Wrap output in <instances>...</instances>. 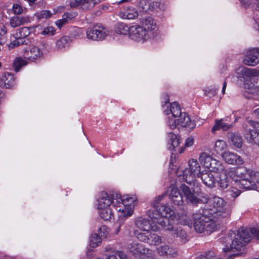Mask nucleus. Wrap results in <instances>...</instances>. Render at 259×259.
<instances>
[{"instance_id":"obj_23","label":"nucleus","mask_w":259,"mask_h":259,"mask_svg":"<svg viewBox=\"0 0 259 259\" xmlns=\"http://www.w3.org/2000/svg\"><path fill=\"white\" fill-rule=\"evenodd\" d=\"M168 143L170 145V148L174 151H176L177 147L180 143V140L178 136L173 133H169L168 135Z\"/></svg>"},{"instance_id":"obj_40","label":"nucleus","mask_w":259,"mask_h":259,"mask_svg":"<svg viewBox=\"0 0 259 259\" xmlns=\"http://www.w3.org/2000/svg\"><path fill=\"white\" fill-rule=\"evenodd\" d=\"M139 6L141 8L143 11L146 12L148 10H152L154 9V3H152L149 5L146 0H140L139 3Z\"/></svg>"},{"instance_id":"obj_21","label":"nucleus","mask_w":259,"mask_h":259,"mask_svg":"<svg viewBox=\"0 0 259 259\" xmlns=\"http://www.w3.org/2000/svg\"><path fill=\"white\" fill-rule=\"evenodd\" d=\"M30 19L28 17L15 16L10 19V24L13 28L19 27L28 23Z\"/></svg>"},{"instance_id":"obj_35","label":"nucleus","mask_w":259,"mask_h":259,"mask_svg":"<svg viewBox=\"0 0 259 259\" xmlns=\"http://www.w3.org/2000/svg\"><path fill=\"white\" fill-rule=\"evenodd\" d=\"M158 253L160 255H173L175 253V250L172 248H170L168 245L161 246L157 248Z\"/></svg>"},{"instance_id":"obj_30","label":"nucleus","mask_w":259,"mask_h":259,"mask_svg":"<svg viewBox=\"0 0 259 259\" xmlns=\"http://www.w3.org/2000/svg\"><path fill=\"white\" fill-rule=\"evenodd\" d=\"M101 0H81L80 9L87 11L93 8Z\"/></svg>"},{"instance_id":"obj_47","label":"nucleus","mask_w":259,"mask_h":259,"mask_svg":"<svg viewBox=\"0 0 259 259\" xmlns=\"http://www.w3.org/2000/svg\"><path fill=\"white\" fill-rule=\"evenodd\" d=\"M126 27H128L125 24L122 23H119L118 24L117 28L115 31L117 33L121 34H125L127 31L128 32V30H126Z\"/></svg>"},{"instance_id":"obj_13","label":"nucleus","mask_w":259,"mask_h":259,"mask_svg":"<svg viewBox=\"0 0 259 259\" xmlns=\"http://www.w3.org/2000/svg\"><path fill=\"white\" fill-rule=\"evenodd\" d=\"M222 156L224 160L229 164L241 165L244 162L241 156L230 151H225L222 153Z\"/></svg>"},{"instance_id":"obj_18","label":"nucleus","mask_w":259,"mask_h":259,"mask_svg":"<svg viewBox=\"0 0 259 259\" xmlns=\"http://www.w3.org/2000/svg\"><path fill=\"white\" fill-rule=\"evenodd\" d=\"M15 84V78L13 74L9 72L4 73L0 78V86L6 89L12 88Z\"/></svg>"},{"instance_id":"obj_44","label":"nucleus","mask_w":259,"mask_h":259,"mask_svg":"<svg viewBox=\"0 0 259 259\" xmlns=\"http://www.w3.org/2000/svg\"><path fill=\"white\" fill-rule=\"evenodd\" d=\"M218 183L222 189L227 188L229 185V180L225 175L220 177V180L218 181Z\"/></svg>"},{"instance_id":"obj_51","label":"nucleus","mask_w":259,"mask_h":259,"mask_svg":"<svg viewBox=\"0 0 259 259\" xmlns=\"http://www.w3.org/2000/svg\"><path fill=\"white\" fill-rule=\"evenodd\" d=\"M210 200V199L206 196H202L201 198L197 197L195 206H197L200 203L206 204L208 203L209 204Z\"/></svg>"},{"instance_id":"obj_48","label":"nucleus","mask_w":259,"mask_h":259,"mask_svg":"<svg viewBox=\"0 0 259 259\" xmlns=\"http://www.w3.org/2000/svg\"><path fill=\"white\" fill-rule=\"evenodd\" d=\"M197 197H196L194 194V192H192L190 194H189L185 198L188 203L194 206L196 205V200Z\"/></svg>"},{"instance_id":"obj_14","label":"nucleus","mask_w":259,"mask_h":259,"mask_svg":"<svg viewBox=\"0 0 259 259\" xmlns=\"http://www.w3.org/2000/svg\"><path fill=\"white\" fill-rule=\"evenodd\" d=\"M259 57V48H253L247 52L244 63L248 66H254L258 64Z\"/></svg>"},{"instance_id":"obj_52","label":"nucleus","mask_w":259,"mask_h":259,"mask_svg":"<svg viewBox=\"0 0 259 259\" xmlns=\"http://www.w3.org/2000/svg\"><path fill=\"white\" fill-rule=\"evenodd\" d=\"M16 39L14 40V45H16V47H18L21 45H27L28 44V39H23L20 37H15Z\"/></svg>"},{"instance_id":"obj_54","label":"nucleus","mask_w":259,"mask_h":259,"mask_svg":"<svg viewBox=\"0 0 259 259\" xmlns=\"http://www.w3.org/2000/svg\"><path fill=\"white\" fill-rule=\"evenodd\" d=\"M229 195L232 197L235 198L237 197L241 193V191L236 188H232L231 190L229 191Z\"/></svg>"},{"instance_id":"obj_31","label":"nucleus","mask_w":259,"mask_h":259,"mask_svg":"<svg viewBox=\"0 0 259 259\" xmlns=\"http://www.w3.org/2000/svg\"><path fill=\"white\" fill-rule=\"evenodd\" d=\"M208 168L214 172H221L225 170L224 166L222 162L215 159L211 162V166H209Z\"/></svg>"},{"instance_id":"obj_19","label":"nucleus","mask_w":259,"mask_h":259,"mask_svg":"<svg viewBox=\"0 0 259 259\" xmlns=\"http://www.w3.org/2000/svg\"><path fill=\"white\" fill-rule=\"evenodd\" d=\"M142 27L147 32L150 31L152 36L153 37V31L155 29L156 23L155 20L151 17H148L144 18L142 21Z\"/></svg>"},{"instance_id":"obj_39","label":"nucleus","mask_w":259,"mask_h":259,"mask_svg":"<svg viewBox=\"0 0 259 259\" xmlns=\"http://www.w3.org/2000/svg\"><path fill=\"white\" fill-rule=\"evenodd\" d=\"M226 148V144L225 141L223 140H219L216 141L215 146H214V149L217 153L220 154L221 153V154L223 152V151Z\"/></svg>"},{"instance_id":"obj_5","label":"nucleus","mask_w":259,"mask_h":259,"mask_svg":"<svg viewBox=\"0 0 259 259\" xmlns=\"http://www.w3.org/2000/svg\"><path fill=\"white\" fill-rule=\"evenodd\" d=\"M201 167L198 162L194 159L189 161V167L183 171V178L185 182L191 185L196 177H199L201 174Z\"/></svg>"},{"instance_id":"obj_29","label":"nucleus","mask_w":259,"mask_h":259,"mask_svg":"<svg viewBox=\"0 0 259 259\" xmlns=\"http://www.w3.org/2000/svg\"><path fill=\"white\" fill-rule=\"evenodd\" d=\"M134 234L140 240L146 241L149 240L150 232L149 230L140 228L139 230H135Z\"/></svg>"},{"instance_id":"obj_37","label":"nucleus","mask_w":259,"mask_h":259,"mask_svg":"<svg viewBox=\"0 0 259 259\" xmlns=\"http://www.w3.org/2000/svg\"><path fill=\"white\" fill-rule=\"evenodd\" d=\"M27 61L21 57H17L13 62V66L16 72L20 70L21 68L27 64Z\"/></svg>"},{"instance_id":"obj_27","label":"nucleus","mask_w":259,"mask_h":259,"mask_svg":"<svg viewBox=\"0 0 259 259\" xmlns=\"http://www.w3.org/2000/svg\"><path fill=\"white\" fill-rule=\"evenodd\" d=\"M213 160V158L205 152L201 153L199 157L200 163L206 168L211 166V163Z\"/></svg>"},{"instance_id":"obj_49","label":"nucleus","mask_w":259,"mask_h":259,"mask_svg":"<svg viewBox=\"0 0 259 259\" xmlns=\"http://www.w3.org/2000/svg\"><path fill=\"white\" fill-rule=\"evenodd\" d=\"M55 29L53 26H48L44 29L41 34L42 35L52 36L55 34Z\"/></svg>"},{"instance_id":"obj_55","label":"nucleus","mask_w":259,"mask_h":259,"mask_svg":"<svg viewBox=\"0 0 259 259\" xmlns=\"http://www.w3.org/2000/svg\"><path fill=\"white\" fill-rule=\"evenodd\" d=\"M13 11L15 14L19 15L22 13L23 9L19 5L15 4L13 6Z\"/></svg>"},{"instance_id":"obj_59","label":"nucleus","mask_w":259,"mask_h":259,"mask_svg":"<svg viewBox=\"0 0 259 259\" xmlns=\"http://www.w3.org/2000/svg\"><path fill=\"white\" fill-rule=\"evenodd\" d=\"M116 255L120 258V259H127V256L126 253L122 251L117 252Z\"/></svg>"},{"instance_id":"obj_64","label":"nucleus","mask_w":259,"mask_h":259,"mask_svg":"<svg viewBox=\"0 0 259 259\" xmlns=\"http://www.w3.org/2000/svg\"><path fill=\"white\" fill-rule=\"evenodd\" d=\"M253 114L258 119H259V108L255 110L254 111Z\"/></svg>"},{"instance_id":"obj_8","label":"nucleus","mask_w":259,"mask_h":259,"mask_svg":"<svg viewBox=\"0 0 259 259\" xmlns=\"http://www.w3.org/2000/svg\"><path fill=\"white\" fill-rule=\"evenodd\" d=\"M120 200L121 201L122 204L124 206L125 208L122 210L120 208L118 210L119 211H122V214L119 217L131 216L133 213V209L136 204V201L137 200L136 196L134 195L131 196L129 195H124L120 198Z\"/></svg>"},{"instance_id":"obj_25","label":"nucleus","mask_w":259,"mask_h":259,"mask_svg":"<svg viewBox=\"0 0 259 259\" xmlns=\"http://www.w3.org/2000/svg\"><path fill=\"white\" fill-rule=\"evenodd\" d=\"M166 115L171 113L174 117H179L183 113L181 112V109L180 105L177 102H173L170 105L169 111H165Z\"/></svg>"},{"instance_id":"obj_9","label":"nucleus","mask_w":259,"mask_h":259,"mask_svg":"<svg viewBox=\"0 0 259 259\" xmlns=\"http://www.w3.org/2000/svg\"><path fill=\"white\" fill-rule=\"evenodd\" d=\"M109 33L108 30L100 24L89 28L86 32L87 37L94 40H103L106 38Z\"/></svg>"},{"instance_id":"obj_10","label":"nucleus","mask_w":259,"mask_h":259,"mask_svg":"<svg viewBox=\"0 0 259 259\" xmlns=\"http://www.w3.org/2000/svg\"><path fill=\"white\" fill-rule=\"evenodd\" d=\"M111 228H99L97 234H92L90 237V244L92 247H96L101 243V237L107 238L113 235L111 233Z\"/></svg>"},{"instance_id":"obj_16","label":"nucleus","mask_w":259,"mask_h":259,"mask_svg":"<svg viewBox=\"0 0 259 259\" xmlns=\"http://www.w3.org/2000/svg\"><path fill=\"white\" fill-rule=\"evenodd\" d=\"M199 177L203 183L208 187L213 188L215 186L216 180L210 171L203 170L201 171Z\"/></svg>"},{"instance_id":"obj_6","label":"nucleus","mask_w":259,"mask_h":259,"mask_svg":"<svg viewBox=\"0 0 259 259\" xmlns=\"http://www.w3.org/2000/svg\"><path fill=\"white\" fill-rule=\"evenodd\" d=\"M126 30H128L130 37L137 41H145L153 37L150 31L147 32L144 28L139 25L126 27Z\"/></svg>"},{"instance_id":"obj_41","label":"nucleus","mask_w":259,"mask_h":259,"mask_svg":"<svg viewBox=\"0 0 259 259\" xmlns=\"http://www.w3.org/2000/svg\"><path fill=\"white\" fill-rule=\"evenodd\" d=\"M175 234L176 237H180L183 241L185 242L188 241L187 235L185 231L182 228H177L175 230Z\"/></svg>"},{"instance_id":"obj_62","label":"nucleus","mask_w":259,"mask_h":259,"mask_svg":"<svg viewBox=\"0 0 259 259\" xmlns=\"http://www.w3.org/2000/svg\"><path fill=\"white\" fill-rule=\"evenodd\" d=\"M131 0H119L118 1L116 2V4L117 5H120L122 4L128 3L130 2Z\"/></svg>"},{"instance_id":"obj_36","label":"nucleus","mask_w":259,"mask_h":259,"mask_svg":"<svg viewBox=\"0 0 259 259\" xmlns=\"http://www.w3.org/2000/svg\"><path fill=\"white\" fill-rule=\"evenodd\" d=\"M71 41L69 36H65L62 37L56 42V46L58 49H62L65 48L67 45Z\"/></svg>"},{"instance_id":"obj_60","label":"nucleus","mask_w":259,"mask_h":259,"mask_svg":"<svg viewBox=\"0 0 259 259\" xmlns=\"http://www.w3.org/2000/svg\"><path fill=\"white\" fill-rule=\"evenodd\" d=\"M217 93V91L215 90H211L208 92H205L206 96L211 97V96H214Z\"/></svg>"},{"instance_id":"obj_58","label":"nucleus","mask_w":259,"mask_h":259,"mask_svg":"<svg viewBox=\"0 0 259 259\" xmlns=\"http://www.w3.org/2000/svg\"><path fill=\"white\" fill-rule=\"evenodd\" d=\"M193 144V139L190 138H188L186 140L185 146L190 147Z\"/></svg>"},{"instance_id":"obj_33","label":"nucleus","mask_w":259,"mask_h":259,"mask_svg":"<svg viewBox=\"0 0 259 259\" xmlns=\"http://www.w3.org/2000/svg\"><path fill=\"white\" fill-rule=\"evenodd\" d=\"M100 210L99 214L101 217L105 221H110L112 219L113 213L110 207L99 209Z\"/></svg>"},{"instance_id":"obj_11","label":"nucleus","mask_w":259,"mask_h":259,"mask_svg":"<svg viewBox=\"0 0 259 259\" xmlns=\"http://www.w3.org/2000/svg\"><path fill=\"white\" fill-rule=\"evenodd\" d=\"M209 204L212 205V207H208L207 205L205 206L207 207L208 212L214 219L218 213L222 211L223 208L225 205L226 203L223 199L218 196H214L210 199Z\"/></svg>"},{"instance_id":"obj_32","label":"nucleus","mask_w":259,"mask_h":259,"mask_svg":"<svg viewBox=\"0 0 259 259\" xmlns=\"http://www.w3.org/2000/svg\"><path fill=\"white\" fill-rule=\"evenodd\" d=\"M135 224L137 227L146 226L147 225H150V227H157V225H154L152 223L150 218V220H148L142 217L137 218L135 219Z\"/></svg>"},{"instance_id":"obj_43","label":"nucleus","mask_w":259,"mask_h":259,"mask_svg":"<svg viewBox=\"0 0 259 259\" xmlns=\"http://www.w3.org/2000/svg\"><path fill=\"white\" fill-rule=\"evenodd\" d=\"M149 241L154 245H158L161 242V238L155 233L150 232Z\"/></svg>"},{"instance_id":"obj_46","label":"nucleus","mask_w":259,"mask_h":259,"mask_svg":"<svg viewBox=\"0 0 259 259\" xmlns=\"http://www.w3.org/2000/svg\"><path fill=\"white\" fill-rule=\"evenodd\" d=\"M52 13L48 10H43L36 14V16L38 19H47L50 17L52 16Z\"/></svg>"},{"instance_id":"obj_42","label":"nucleus","mask_w":259,"mask_h":259,"mask_svg":"<svg viewBox=\"0 0 259 259\" xmlns=\"http://www.w3.org/2000/svg\"><path fill=\"white\" fill-rule=\"evenodd\" d=\"M196 233L198 234H202L203 235H209L211 233L217 231V228H209V230H205L204 228H193Z\"/></svg>"},{"instance_id":"obj_38","label":"nucleus","mask_w":259,"mask_h":259,"mask_svg":"<svg viewBox=\"0 0 259 259\" xmlns=\"http://www.w3.org/2000/svg\"><path fill=\"white\" fill-rule=\"evenodd\" d=\"M257 71L254 69L242 67L241 70V74L243 76L250 77L257 75Z\"/></svg>"},{"instance_id":"obj_28","label":"nucleus","mask_w":259,"mask_h":259,"mask_svg":"<svg viewBox=\"0 0 259 259\" xmlns=\"http://www.w3.org/2000/svg\"><path fill=\"white\" fill-rule=\"evenodd\" d=\"M229 140L232 144L236 147L240 148L242 146V139L241 137L236 133H230L228 135Z\"/></svg>"},{"instance_id":"obj_50","label":"nucleus","mask_w":259,"mask_h":259,"mask_svg":"<svg viewBox=\"0 0 259 259\" xmlns=\"http://www.w3.org/2000/svg\"><path fill=\"white\" fill-rule=\"evenodd\" d=\"M181 188L185 197L190 194L192 192H194V190H192L185 184H182L181 185Z\"/></svg>"},{"instance_id":"obj_20","label":"nucleus","mask_w":259,"mask_h":259,"mask_svg":"<svg viewBox=\"0 0 259 259\" xmlns=\"http://www.w3.org/2000/svg\"><path fill=\"white\" fill-rule=\"evenodd\" d=\"M178 124L182 127H188L190 129L194 128L195 126V123L191 121L189 116L186 113H183L179 117Z\"/></svg>"},{"instance_id":"obj_17","label":"nucleus","mask_w":259,"mask_h":259,"mask_svg":"<svg viewBox=\"0 0 259 259\" xmlns=\"http://www.w3.org/2000/svg\"><path fill=\"white\" fill-rule=\"evenodd\" d=\"M98 209L108 208L111 204H114V199L106 192H102L98 200Z\"/></svg>"},{"instance_id":"obj_63","label":"nucleus","mask_w":259,"mask_h":259,"mask_svg":"<svg viewBox=\"0 0 259 259\" xmlns=\"http://www.w3.org/2000/svg\"><path fill=\"white\" fill-rule=\"evenodd\" d=\"M4 33L3 32H1L0 33V45H2L4 42L5 37L4 36Z\"/></svg>"},{"instance_id":"obj_26","label":"nucleus","mask_w":259,"mask_h":259,"mask_svg":"<svg viewBox=\"0 0 259 259\" xmlns=\"http://www.w3.org/2000/svg\"><path fill=\"white\" fill-rule=\"evenodd\" d=\"M130 251L134 254H144L145 253V249L143 245L141 243L132 242L128 246Z\"/></svg>"},{"instance_id":"obj_56","label":"nucleus","mask_w":259,"mask_h":259,"mask_svg":"<svg viewBox=\"0 0 259 259\" xmlns=\"http://www.w3.org/2000/svg\"><path fill=\"white\" fill-rule=\"evenodd\" d=\"M168 125L171 129H175L177 125H179V124H178V119L174 120L172 119H169Z\"/></svg>"},{"instance_id":"obj_4","label":"nucleus","mask_w":259,"mask_h":259,"mask_svg":"<svg viewBox=\"0 0 259 259\" xmlns=\"http://www.w3.org/2000/svg\"><path fill=\"white\" fill-rule=\"evenodd\" d=\"M243 128L246 141L259 147V122L247 120L243 124Z\"/></svg>"},{"instance_id":"obj_3","label":"nucleus","mask_w":259,"mask_h":259,"mask_svg":"<svg viewBox=\"0 0 259 259\" xmlns=\"http://www.w3.org/2000/svg\"><path fill=\"white\" fill-rule=\"evenodd\" d=\"M236 176L239 179H235L240 188L253 189L256 188V184H259V172L247 169L245 167L236 168Z\"/></svg>"},{"instance_id":"obj_24","label":"nucleus","mask_w":259,"mask_h":259,"mask_svg":"<svg viewBox=\"0 0 259 259\" xmlns=\"http://www.w3.org/2000/svg\"><path fill=\"white\" fill-rule=\"evenodd\" d=\"M122 17L124 19H133L138 16L136 9L133 7H128L124 9L122 12Z\"/></svg>"},{"instance_id":"obj_57","label":"nucleus","mask_w":259,"mask_h":259,"mask_svg":"<svg viewBox=\"0 0 259 259\" xmlns=\"http://www.w3.org/2000/svg\"><path fill=\"white\" fill-rule=\"evenodd\" d=\"M81 0H73L70 2V6L71 8L79 7L80 8V2Z\"/></svg>"},{"instance_id":"obj_12","label":"nucleus","mask_w":259,"mask_h":259,"mask_svg":"<svg viewBox=\"0 0 259 259\" xmlns=\"http://www.w3.org/2000/svg\"><path fill=\"white\" fill-rule=\"evenodd\" d=\"M169 199L174 205L181 206L183 204V196L178 188L175 186H171L167 191Z\"/></svg>"},{"instance_id":"obj_15","label":"nucleus","mask_w":259,"mask_h":259,"mask_svg":"<svg viewBox=\"0 0 259 259\" xmlns=\"http://www.w3.org/2000/svg\"><path fill=\"white\" fill-rule=\"evenodd\" d=\"M42 53L40 49L35 46L30 47L25 49L23 56L25 58L33 62L40 58Z\"/></svg>"},{"instance_id":"obj_34","label":"nucleus","mask_w":259,"mask_h":259,"mask_svg":"<svg viewBox=\"0 0 259 259\" xmlns=\"http://www.w3.org/2000/svg\"><path fill=\"white\" fill-rule=\"evenodd\" d=\"M32 28L28 27H23L19 28L16 33L14 34L15 37H20L23 39H26L30 33V29Z\"/></svg>"},{"instance_id":"obj_7","label":"nucleus","mask_w":259,"mask_h":259,"mask_svg":"<svg viewBox=\"0 0 259 259\" xmlns=\"http://www.w3.org/2000/svg\"><path fill=\"white\" fill-rule=\"evenodd\" d=\"M207 207L204 206L203 213H195L193 215L194 227H212L210 222L214 221L213 218L208 212Z\"/></svg>"},{"instance_id":"obj_1","label":"nucleus","mask_w":259,"mask_h":259,"mask_svg":"<svg viewBox=\"0 0 259 259\" xmlns=\"http://www.w3.org/2000/svg\"><path fill=\"white\" fill-rule=\"evenodd\" d=\"M228 235L232 243L229 246L225 245L223 251L241 252L244 250L245 244L248 243L252 237L259 240V230L258 228H234Z\"/></svg>"},{"instance_id":"obj_45","label":"nucleus","mask_w":259,"mask_h":259,"mask_svg":"<svg viewBox=\"0 0 259 259\" xmlns=\"http://www.w3.org/2000/svg\"><path fill=\"white\" fill-rule=\"evenodd\" d=\"M69 15L68 14H63L62 19L58 20L55 22L59 28L60 29L64 25L68 23L67 18Z\"/></svg>"},{"instance_id":"obj_61","label":"nucleus","mask_w":259,"mask_h":259,"mask_svg":"<svg viewBox=\"0 0 259 259\" xmlns=\"http://www.w3.org/2000/svg\"><path fill=\"white\" fill-rule=\"evenodd\" d=\"M0 29L2 32H3L4 34L6 33L7 32V28L4 25L3 23L2 22V19L0 17Z\"/></svg>"},{"instance_id":"obj_22","label":"nucleus","mask_w":259,"mask_h":259,"mask_svg":"<svg viewBox=\"0 0 259 259\" xmlns=\"http://www.w3.org/2000/svg\"><path fill=\"white\" fill-rule=\"evenodd\" d=\"M226 120H225L224 119L216 120L215 123L212 128V132H214L215 131L221 129L225 131L230 129L232 125L231 124L226 122Z\"/></svg>"},{"instance_id":"obj_2","label":"nucleus","mask_w":259,"mask_h":259,"mask_svg":"<svg viewBox=\"0 0 259 259\" xmlns=\"http://www.w3.org/2000/svg\"><path fill=\"white\" fill-rule=\"evenodd\" d=\"M162 197L163 196H159L152 203L155 210H149L147 214L154 225L166 227L171 225L169 219L172 220L175 218V213L169 207L159 202Z\"/></svg>"},{"instance_id":"obj_53","label":"nucleus","mask_w":259,"mask_h":259,"mask_svg":"<svg viewBox=\"0 0 259 259\" xmlns=\"http://www.w3.org/2000/svg\"><path fill=\"white\" fill-rule=\"evenodd\" d=\"M236 168H231L228 169V170H226L225 172V176H228L230 177H231L232 179H234L235 180V177H236Z\"/></svg>"}]
</instances>
